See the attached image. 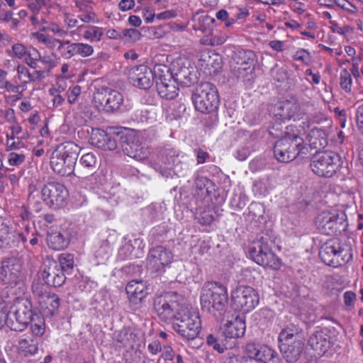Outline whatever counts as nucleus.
Returning <instances> with one entry per match:
<instances>
[{"instance_id": "nucleus-1", "label": "nucleus", "mask_w": 363, "mask_h": 363, "mask_svg": "<svg viewBox=\"0 0 363 363\" xmlns=\"http://www.w3.org/2000/svg\"><path fill=\"white\" fill-rule=\"evenodd\" d=\"M228 300L227 287L219 282L208 281L201 289L200 301L202 310L215 317L221 315L225 311Z\"/></svg>"}, {"instance_id": "nucleus-2", "label": "nucleus", "mask_w": 363, "mask_h": 363, "mask_svg": "<svg viewBox=\"0 0 363 363\" xmlns=\"http://www.w3.org/2000/svg\"><path fill=\"white\" fill-rule=\"evenodd\" d=\"M79 152V147L73 142L60 145L50 158L52 169L62 177L70 176L74 173Z\"/></svg>"}, {"instance_id": "nucleus-3", "label": "nucleus", "mask_w": 363, "mask_h": 363, "mask_svg": "<svg viewBox=\"0 0 363 363\" xmlns=\"http://www.w3.org/2000/svg\"><path fill=\"white\" fill-rule=\"evenodd\" d=\"M279 347L288 363L297 362L304 348V341L299 334V328L294 323L284 327L278 337Z\"/></svg>"}, {"instance_id": "nucleus-4", "label": "nucleus", "mask_w": 363, "mask_h": 363, "mask_svg": "<svg viewBox=\"0 0 363 363\" xmlns=\"http://www.w3.org/2000/svg\"><path fill=\"white\" fill-rule=\"evenodd\" d=\"M186 300L177 292H165L155 298L154 311L159 320L165 323L174 322L180 309L186 304Z\"/></svg>"}, {"instance_id": "nucleus-5", "label": "nucleus", "mask_w": 363, "mask_h": 363, "mask_svg": "<svg viewBox=\"0 0 363 363\" xmlns=\"http://www.w3.org/2000/svg\"><path fill=\"white\" fill-rule=\"evenodd\" d=\"M307 152L308 148L303 139L298 134H291L289 132L278 140L274 146V157L280 162H289L298 155H306Z\"/></svg>"}, {"instance_id": "nucleus-6", "label": "nucleus", "mask_w": 363, "mask_h": 363, "mask_svg": "<svg viewBox=\"0 0 363 363\" xmlns=\"http://www.w3.org/2000/svg\"><path fill=\"white\" fill-rule=\"evenodd\" d=\"M319 256L325 264L336 267L352 259V248L339 239L333 238L321 246Z\"/></svg>"}, {"instance_id": "nucleus-7", "label": "nucleus", "mask_w": 363, "mask_h": 363, "mask_svg": "<svg viewBox=\"0 0 363 363\" xmlns=\"http://www.w3.org/2000/svg\"><path fill=\"white\" fill-rule=\"evenodd\" d=\"M173 328L184 338L194 340L201 328L199 313L186 303L174 320Z\"/></svg>"}, {"instance_id": "nucleus-8", "label": "nucleus", "mask_w": 363, "mask_h": 363, "mask_svg": "<svg viewBox=\"0 0 363 363\" xmlns=\"http://www.w3.org/2000/svg\"><path fill=\"white\" fill-rule=\"evenodd\" d=\"M194 106L202 113H209L216 111L220 104L218 90L215 85L210 82H202L199 84L191 96Z\"/></svg>"}, {"instance_id": "nucleus-9", "label": "nucleus", "mask_w": 363, "mask_h": 363, "mask_svg": "<svg viewBox=\"0 0 363 363\" xmlns=\"http://www.w3.org/2000/svg\"><path fill=\"white\" fill-rule=\"evenodd\" d=\"M315 223L321 234L335 235L347 228V216L337 209L321 211L315 218Z\"/></svg>"}, {"instance_id": "nucleus-10", "label": "nucleus", "mask_w": 363, "mask_h": 363, "mask_svg": "<svg viewBox=\"0 0 363 363\" xmlns=\"http://www.w3.org/2000/svg\"><path fill=\"white\" fill-rule=\"evenodd\" d=\"M250 257L259 265L274 270L280 269L281 262L271 250L267 239L262 237L249 248Z\"/></svg>"}, {"instance_id": "nucleus-11", "label": "nucleus", "mask_w": 363, "mask_h": 363, "mask_svg": "<svg viewBox=\"0 0 363 363\" xmlns=\"http://www.w3.org/2000/svg\"><path fill=\"white\" fill-rule=\"evenodd\" d=\"M232 67L233 74L243 82L250 81L254 77L257 62L255 53L250 50H239L234 52Z\"/></svg>"}, {"instance_id": "nucleus-12", "label": "nucleus", "mask_w": 363, "mask_h": 363, "mask_svg": "<svg viewBox=\"0 0 363 363\" xmlns=\"http://www.w3.org/2000/svg\"><path fill=\"white\" fill-rule=\"evenodd\" d=\"M123 94L110 87H101L94 94L95 107L105 113H115L121 110L123 104Z\"/></svg>"}, {"instance_id": "nucleus-13", "label": "nucleus", "mask_w": 363, "mask_h": 363, "mask_svg": "<svg viewBox=\"0 0 363 363\" xmlns=\"http://www.w3.org/2000/svg\"><path fill=\"white\" fill-rule=\"evenodd\" d=\"M340 156L333 151L316 152L312 157V171L320 177H330L340 167Z\"/></svg>"}, {"instance_id": "nucleus-14", "label": "nucleus", "mask_w": 363, "mask_h": 363, "mask_svg": "<svg viewBox=\"0 0 363 363\" xmlns=\"http://www.w3.org/2000/svg\"><path fill=\"white\" fill-rule=\"evenodd\" d=\"M233 306L235 310L247 313L254 310L259 302L257 291L249 286L240 285L231 293Z\"/></svg>"}, {"instance_id": "nucleus-15", "label": "nucleus", "mask_w": 363, "mask_h": 363, "mask_svg": "<svg viewBox=\"0 0 363 363\" xmlns=\"http://www.w3.org/2000/svg\"><path fill=\"white\" fill-rule=\"evenodd\" d=\"M40 194L42 200L47 206L58 208L65 205L68 191L62 183L50 182L43 185Z\"/></svg>"}, {"instance_id": "nucleus-16", "label": "nucleus", "mask_w": 363, "mask_h": 363, "mask_svg": "<svg viewBox=\"0 0 363 363\" xmlns=\"http://www.w3.org/2000/svg\"><path fill=\"white\" fill-rule=\"evenodd\" d=\"M32 291L46 315L52 316L58 311L60 299L55 294L48 291L45 286L40 282L33 283Z\"/></svg>"}, {"instance_id": "nucleus-17", "label": "nucleus", "mask_w": 363, "mask_h": 363, "mask_svg": "<svg viewBox=\"0 0 363 363\" xmlns=\"http://www.w3.org/2000/svg\"><path fill=\"white\" fill-rule=\"evenodd\" d=\"M122 135L115 128H109L106 130L93 129L90 137L91 144L104 150H114L117 148L118 140Z\"/></svg>"}, {"instance_id": "nucleus-18", "label": "nucleus", "mask_w": 363, "mask_h": 363, "mask_svg": "<svg viewBox=\"0 0 363 363\" xmlns=\"http://www.w3.org/2000/svg\"><path fill=\"white\" fill-rule=\"evenodd\" d=\"M34 313L31 309V304L30 302H26L19 305L16 310L9 315L7 320V325H9L12 330L22 331L26 328L28 323L34 321Z\"/></svg>"}, {"instance_id": "nucleus-19", "label": "nucleus", "mask_w": 363, "mask_h": 363, "mask_svg": "<svg viewBox=\"0 0 363 363\" xmlns=\"http://www.w3.org/2000/svg\"><path fill=\"white\" fill-rule=\"evenodd\" d=\"M172 259L171 252L162 246H157L150 250L147 257V267L155 272H161L168 266Z\"/></svg>"}, {"instance_id": "nucleus-20", "label": "nucleus", "mask_w": 363, "mask_h": 363, "mask_svg": "<svg viewBox=\"0 0 363 363\" xmlns=\"http://www.w3.org/2000/svg\"><path fill=\"white\" fill-rule=\"evenodd\" d=\"M128 75L130 83L140 89H148L153 84L152 69L147 65H139L130 67Z\"/></svg>"}, {"instance_id": "nucleus-21", "label": "nucleus", "mask_w": 363, "mask_h": 363, "mask_svg": "<svg viewBox=\"0 0 363 363\" xmlns=\"http://www.w3.org/2000/svg\"><path fill=\"white\" fill-rule=\"evenodd\" d=\"M21 264L15 258L3 260L0 270V279L8 285L16 284L21 279Z\"/></svg>"}, {"instance_id": "nucleus-22", "label": "nucleus", "mask_w": 363, "mask_h": 363, "mask_svg": "<svg viewBox=\"0 0 363 363\" xmlns=\"http://www.w3.org/2000/svg\"><path fill=\"white\" fill-rule=\"evenodd\" d=\"M121 147L123 153L136 160L142 161L147 158L149 151L147 147L143 145L135 137L122 136Z\"/></svg>"}, {"instance_id": "nucleus-23", "label": "nucleus", "mask_w": 363, "mask_h": 363, "mask_svg": "<svg viewBox=\"0 0 363 363\" xmlns=\"http://www.w3.org/2000/svg\"><path fill=\"white\" fill-rule=\"evenodd\" d=\"M42 278L48 285L54 287L61 286L66 279L62 269L57 262L54 261L45 266L42 272Z\"/></svg>"}, {"instance_id": "nucleus-24", "label": "nucleus", "mask_w": 363, "mask_h": 363, "mask_svg": "<svg viewBox=\"0 0 363 363\" xmlns=\"http://www.w3.org/2000/svg\"><path fill=\"white\" fill-rule=\"evenodd\" d=\"M245 328V321L239 315L225 320L220 327L222 333L226 338H238L243 336Z\"/></svg>"}, {"instance_id": "nucleus-25", "label": "nucleus", "mask_w": 363, "mask_h": 363, "mask_svg": "<svg viewBox=\"0 0 363 363\" xmlns=\"http://www.w3.org/2000/svg\"><path fill=\"white\" fill-rule=\"evenodd\" d=\"M46 242L49 248L56 251L62 250L69 244L68 232L64 229L50 228L47 233Z\"/></svg>"}, {"instance_id": "nucleus-26", "label": "nucleus", "mask_w": 363, "mask_h": 363, "mask_svg": "<svg viewBox=\"0 0 363 363\" xmlns=\"http://www.w3.org/2000/svg\"><path fill=\"white\" fill-rule=\"evenodd\" d=\"M179 67L175 72V80L184 86L194 83L197 79L195 67L187 60H180L177 62Z\"/></svg>"}, {"instance_id": "nucleus-27", "label": "nucleus", "mask_w": 363, "mask_h": 363, "mask_svg": "<svg viewBox=\"0 0 363 363\" xmlns=\"http://www.w3.org/2000/svg\"><path fill=\"white\" fill-rule=\"evenodd\" d=\"M40 343L37 340L33 339V336L24 334L18 340L16 345L17 352L21 357H33L38 352Z\"/></svg>"}, {"instance_id": "nucleus-28", "label": "nucleus", "mask_w": 363, "mask_h": 363, "mask_svg": "<svg viewBox=\"0 0 363 363\" xmlns=\"http://www.w3.org/2000/svg\"><path fill=\"white\" fill-rule=\"evenodd\" d=\"M308 345L322 356L331 346L330 337L323 331H318L313 333L308 339Z\"/></svg>"}, {"instance_id": "nucleus-29", "label": "nucleus", "mask_w": 363, "mask_h": 363, "mask_svg": "<svg viewBox=\"0 0 363 363\" xmlns=\"http://www.w3.org/2000/svg\"><path fill=\"white\" fill-rule=\"evenodd\" d=\"M75 7L78 9V18L84 23H93L96 21V14L94 11L93 2L91 0H74Z\"/></svg>"}, {"instance_id": "nucleus-30", "label": "nucleus", "mask_w": 363, "mask_h": 363, "mask_svg": "<svg viewBox=\"0 0 363 363\" xmlns=\"http://www.w3.org/2000/svg\"><path fill=\"white\" fill-rule=\"evenodd\" d=\"M156 88L160 96L167 100L174 99L178 95L179 90L174 77L157 83Z\"/></svg>"}, {"instance_id": "nucleus-31", "label": "nucleus", "mask_w": 363, "mask_h": 363, "mask_svg": "<svg viewBox=\"0 0 363 363\" xmlns=\"http://www.w3.org/2000/svg\"><path fill=\"white\" fill-rule=\"evenodd\" d=\"M310 104L308 101H300L296 99L289 100V104L286 106V109L289 112V120L299 121L306 115Z\"/></svg>"}, {"instance_id": "nucleus-32", "label": "nucleus", "mask_w": 363, "mask_h": 363, "mask_svg": "<svg viewBox=\"0 0 363 363\" xmlns=\"http://www.w3.org/2000/svg\"><path fill=\"white\" fill-rule=\"evenodd\" d=\"M113 339L124 347L133 348L138 340V337L133 329L123 328L115 332Z\"/></svg>"}, {"instance_id": "nucleus-33", "label": "nucleus", "mask_w": 363, "mask_h": 363, "mask_svg": "<svg viewBox=\"0 0 363 363\" xmlns=\"http://www.w3.org/2000/svg\"><path fill=\"white\" fill-rule=\"evenodd\" d=\"M192 28L203 33H211L215 19L208 15L196 13L192 17Z\"/></svg>"}, {"instance_id": "nucleus-34", "label": "nucleus", "mask_w": 363, "mask_h": 363, "mask_svg": "<svg viewBox=\"0 0 363 363\" xmlns=\"http://www.w3.org/2000/svg\"><path fill=\"white\" fill-rule=\"evenodd\" d=\"M16 72L18 80L23 84L40 81L45 77L44 71L35 70L31 73L28 67L23 64H19L16 67Z\"/></svg>"}, {"instance_id": "nucleus-35", "label": "nucleus", "mask_w": 363, "mask_h": 363, "mask_svg": "<svg viewBox=\"0 0 363 363\" xmlns=\"http://www.w3.org/2000/svg\"><path fill=\"white\" fill-rule=\"evenodd\" d=\"M146 286L143 281L133 280L128 283L125 290L130 299L141 301L147 294Z\"/></svg>"}, {"instance_id": "nucleus-36", "label": "nucleus", "mask_w": 363, "mask_h": 363, "mask_svg": "<svg viewBox=\"0 0 363 363\" xmlns=\"http://www.w3.org/2000/svg\"><path fill=\"white\" fill-rule=\"evenodd\" d=\"M258 345L259 344L255 343L247 344L245 347V351L250 359H247L244 357H239L238 356H233L227 358L224 363H259L252 360L255 355Z\"/></svg>"}, {"instance_id": "nucleus-37", "label": "nucleus", "mask_w": 363, "mask_h": 363, "mask_svg": "<svg viewBox=\"0 0 363 363\" xmlns=\"http://www.w3.org/2000/svg\"><path fill=\"white\" fill-rule=\"evenodd\" d=\"M272 188L273 184L270 178L264 177L254 182L252 191L256 196H264Z\"/></svg>"}, {"instance_id": "nucleus-38", "label": "nucleus", "mask_w": 363, "mask_h": 363, "mask_svg": "<svg viewBox=\"0 0 363 363\" xmlns=\"http://www.w3.org/2000/svg\"><path fill=\"white\" fill-rule=\"evenodd\" d=\"M153 82L155 84L163 81H167L168 79L173 78L172 74L169 71V68L162 64L155 65L152 69Z\"/></svg>"}, {"instance_id": "nucleus-39", "label": "nucleus", "mask_w": 363, "mask_h": 363, "mask_svg": "<svg viewBox=\"0 0 363 363\" xmlns=\"http://www.w3.org/2000/svg\"><path fill=\"white\" fill-rule=\"evenodd\" d=\"M159 157H161L162 162L164 165L174 166V171L179 172V162H177L178 155L177 151L172 148L164 149L160 152Z\"/></svg>"}, {"instance_id": "nucleus-40", "label": "nucleus", "mask_w": 363, "mask_h": 363, "mask_svg": "<svg viewBox=\"0 0 363 363\" xmlns=\"http://www.w3.org/2000/svg\"><path fill=\"white\" fill-rule=\"evenodd\" d=\"M289 104V100L279 101L270 109V112L281 121L289 120V112L288 108L286 109V106H288Z\"/></svg>"}, {"instance_id": "nucleus-41", "label": "nucleus", "mask_w": 363, "mask_h": 363, "mask_svg": "<svg viewBox=\"0 0 363 363\" xmlns=\"http://www.w3.org/2000/svg\"><path fill=\"white\" fill-rule=\"evenodd\" d=\"M37 322L31 321L30 327V333H26V335L33 336V339L37 340L38 342H42V337L45 332V325L44 320L38 318Z\"/></svg>"}, {"instance_id": "nucleus-42", "label": "nucleus", "mask_w": 363, "mask_h": 363, "mask_svg": "<svg viewBox=\"0 0 363 363\" xmlns=\"http://www.w3.org/2000/svg\"><path fill=\"white\" fill-rule=\"evenodd\" d=\"M74 46V43H71L67 40H60L57 46V50L62 58L68 60L75 55Z\"/></svg>"}, {"instance_id": "nucleus-43", "label": "nucleus", "mask_w": 363, "mask_h": 363, "mask_svg": "<svg viewBox=\"0 0 363 363\" xmlns=\"http://www.w3.org/2000/svg\"><path fill=\"white\" fill-rule=\"evenodd\" d=\"M104 35V30L101 27L89 26L84 31L83 38L91 42H99Z\"/></svg>"}, {"instance_id": "nucleus-44", "label": "nucleus", "mask_w": 363, "mask_h": 363, "mask_svg": "<svg viewBox=\"0 0 363 363\" xmlns=\"http://www.w3.org/2000/svg\"><path fill=\"white\" fill-rule=\"evenodd\" d=\"M261 353L262 355L259 357V362H263L264 363H281V359L277 352L267 345H262Z\"/></svg>"}, {"instance_id": "nucleus-45", "label": "nucleus", "mask_w": 363, "mask_h": 363, "mask_svg": "<svg viewBox=\"0 0 363 363\" xmlns=\"http://www.w3.org/2000/svg\"><path fill=\"white\" fill-rule=\"evenodd\" d=\"M8 72L0 69V89H4L10 93H18L20 90V85L14 84L7 80Z\"/></svg>"}, {"instance_id": "nucleus-46", "label": "nucleus", "mask_w": 363, "mask_h": 363, "mask_svg": "<svg viewBox=\"0 0 363 363\" xmlns=\"http://www.w3.org/2000/svg\"><path fill=\"white\" fill-rule=\"evenodd\" d=\"M26 57V62L28 66L35 69L40 68L38 62L41 59V54L36 48L30 49Z\"/></svg>"}, {"instance_id": "nucleus-47", "label": "nucleus", "mask_w": 363, "mask_h": 363, "mask_svg": "<svg viewBox=\"0 0 363 363\" xmlns=\"http://www.w3.org/2000/svg\"><path fill=\"white\" fill-rule=\"evenodd\" d=\"M44 23H46L47 26L43 27L42 30L51 32L59 38H65L68 35L67 30L64 29L55 22H48L45 21Z\"/></svg>"}, {"instance_id": "nucleus-48", "label": "nucleus", "mask_w": 363, "mask_h": 363, "mask_svg": "<svg viewBox=\"0 0 363 363\" xmlns=\"http://www.w3.org/2000/svg\"><path fill=\"white\" fill-rule=\"evenodd\" d=\"M58 266L65 272L68 269H72L74 267V256L69 253H62L58 257Z\"/></svg>"}, {"instance_id": "nucleus-49", "label": "nucleus", "mask_w": 363, "mask_h": 363, "mask_svg": "<svg viewBox=\"0 0 363 363\" xmlns=\"http://www.w3.org/2000/svg\"><path fill=\"white\" fill-rule=\"evenodd\" d=\"M97 163L96 155L93 152L84 154L79 159V164L84 168L93 170L96 168Z\"/></svg>"}, {"instance_id": "nucleus-50", "label": "nucleus", "mask_w": 363, "mask_h": 363, "mask_svg": "<svg viewBox=\"0 0 363 363\" xmlns=\"http://www.w3.org/2000/svg\"><path fill=\"white\" fill-rule=\"evenodd\" d=\"M121 36V40L125 43H134L140 39L141 33L135 28L123 29Z\"/></svg>"}, {"instance_id": "nucleus-51", "label": "nucleus", "mask_w": 363, "mask_h": 363, "mask_svg": "<svg viewBox=\"0 0 363 363\" xmlns=\"http://www.w3.org/2000/svg\"><path fill=\"white\" fill-rule=\"evenodd\" d=\"M74 47L75 55H79L82 57H86L94 53V48L87 43H74Z\"/></svg>"}, {"instance_id": "nucleus-52", "label": "nucleus", "mask_w": 363, "mask_h": 363, "mask_svg": "<svg viewBox=\"0 0 363 363\" xmlns=\"http://www.w3.org/2000/svg\"><path fill=\"white\" fill-rule=\"evenodd\" d=\"M340 84L342 89L346 92H350L352 89V79L351 74L346 69H344L340 72Z\"/></svg>"}, {"instance_id": "nucleus-53", "label": "nucleus", "mask_w": 363, "mask_h": 363, "mask_svg": "<svg viewBox=\"0 0 363 363\" xmlns=\"http://www.w3.org/2000/svg\"><path fill=\"white\" fill-rule=\"evenodd\" d=\"M36 38L38 42L44 44L49 49L57 48L60 41V39L40 33H36Z\"/></svg>"}, {"instance_id": "nucleus-54", "label": "nucleus", "mask_w": 363, "mask_h": 363, "mask_svg": "<svg viewBox=\"0 0 363 363\" xmlns=\"http://www.w3.org/2000/svg\"><path fill=\"white\" fill-rule=\"evenodd\" d=\"M29 50L21 43H15L11 47V51L8 50L7 52L11 55L18 59H23L25 57Z\"/></svg>"}, {"instance_id": "nucleus-55", "label": "nucleus", "mask_w": 363, "mask_h": 363, "mask_svg": "<svg viewBox=\"0 0 363 363\" xmlns=\"http://www.w3.org/2000/svg\"><path fill=\"white\" fill-rule=\"evenodd\" d=\"M8 163L11 166L18 167L26 160V155L21 152H11L8 155Z\"/></svg>"}, {"instance_id": "nucleus-56", "label": "nucleus", "mask_w": 363, "mask_h": 363, "mask_svg": "<svg viewBox=\"0 0 363 363\" xmlns=\"http://www.w3.org/2000/svg\"><path fill=\"white\" fill-rule=\"evenodd\" d=\"M29 195H28V203L30 206L34 208L35 211H39L41 206V203L35 200V194L38 196V191L36 190L35 186L33 184L29 186Z\"/></svg>"}, {"instance_id": "nucleus-57", "label": "nucleus", "mask_w": 363, "mask_h": 363, "mask_svg": "<svg viewBox=\"0 0 363 363\" xmlns=\"http://www.w3.org/2000/svg\"><path fill=\"white\" fill-rule=\"evenodd\" d=\"M206 343L208 346L212 347L216 351L219 353H223L226 350L224 345L220 343L218 340L212 334H209L206 337Z\"/></svg>"}, {"instance_id": "nucleus-58", "label": "nucleus", "mask_w": 363, "mask_h": 363, "mask_svg": "<svg viewBox=\"0 0 363 363\" xmlns=\"http://www.w3.org/2000/svg\"><path fill=\"white\" fill-rule=\"evenodd\" d=\"M40 62L44 65V69L42 70L45 72H50L57 66V62L55 61V56L53 55L41 56Z\"/></svg>"}, {"instance_id": "nucleus-59", "label": "nucleus", "mask_w": 363, "mask_h": 363, "mask_svg": "<svg viewBox=\"0 0 363 363\" xmlns=\"http://www.w3.org/2000/svg\"><path fill=\"white\" fill-rule=\"evenodd\" d=\"M293 59L294 60L301 61L307 65L311 62V55L307 50L301 48L294 55Z\"/></svg>"}, {"instance_id": "nucleus-60", "label": "nucleus", "mask_w": 363, "mask_h": 363, "mask_svg": "<svg viewBox=\"0 0 363 363\" xmlns=\"http://www.w3.org/2000/svg\"><path fill=\"white\" fill-rule=\"evenodd\" d=\"M82 89L79 85H75L67 90V101L70 104H74L81 94Z\"/></svg>"}, {"instance_id": "nucleus-61", "label": "nucleus", "mask_w": 363, "mask_h": 363, "mask_svg": "<svg viewBox=\"0 0 363 363\" xmlns=\"http://www.w3.org/2000/svg\"><path fill=\"white\" fill-rule=\"evenodd\" d=\"M9 238L10 239L11 237L15 238L18 243L20 242L23 243V247L27 249V245L26 243L27 242L28 238H30V232H13L10 233L8 235Z\"/></svg>"}, {"instance_id": "nucleus-62", "label": "nucleus", "mask_w": 363, "mask_h": 363, "mask_svg": "<svg viewBox=\"0 0 363 363\" xmlns=\"http://www.w3.org/2000/svg\"><path fill=\"white\" fill-rule=\"evenodd\" d=\"M335 5L352 14H355L357 12V7L347 0H337L335 1Z\"/></svg>"}, {"instance_id": "nucleus-63", "label": "nucleus", "mask_w": 363, "mask_h": 363, "mask_svg": "<svg viewBox=\"0 0 363 363\" xmlns=\"http://www.w3.org/2000/svg\"><path fill=\"white\" fill-rule=\"evenodd\" d=\"M78 17L75 18L73 14L65 12L63 15V21L67 30L72 29L77 26L79 23Z\"/></svg>"}, {"instance_id": "nucleus-64", "label": "nucleus", "mask_w": 363, "mask_h": 363, "mask_svg": "<svg viewBox=\"0 0 363 363\" xmlns=\"http://www.w3.org/2000/svg\"><path fill=\"white\" fill-rule=\"evenodd\" d=\"M355 117L357 128L363 134V104L357 108Z\"/></svg>"}]
</instances>
